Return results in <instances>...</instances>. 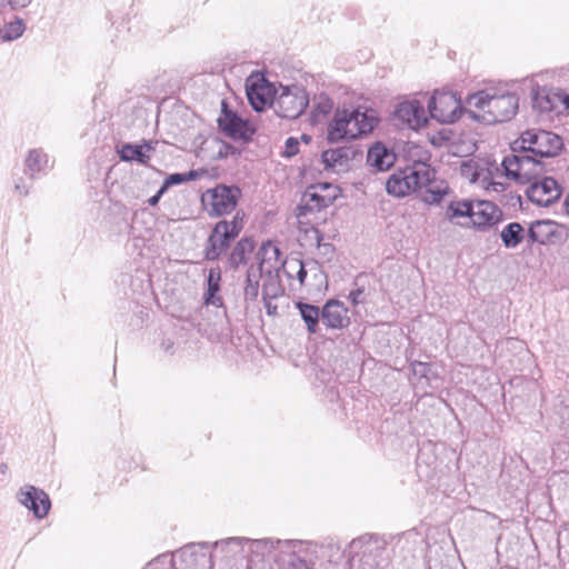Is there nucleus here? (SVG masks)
<instances>
[{
	"instance_id": "obj_1",
	"label": "nucleus",
	"mask_w": 569,
	"mask_h": 569,
	"mask_svg": "<svg viewBox=\"0 0 569 569\" xmlns=\"http://www.w3.org/2000/svg\"><path fill=\"white\" fill-rule=\"evenodd\" d=\"M466 106L473 120L491 124L511 119L518 110L519 99L511 92L485 89L469 94Z\"/></svg>"
},
{
	"instance_id": "obj_2",
	"label": "nucleus",
	"mask_w": 569,
	"mask_h": 569,
	"mask_svg": "<svg viewBox=\"0 0 569 569\" xmlns=\"http://www.w3.org/2000/svg\"><path fill=\"white\" fill-rule=\"evenodd\" d=\"M377 123L378 116L373 109L361 106L337 109L328 124L327 139L332 143L355 140L370 133Z\"/></svg>"
},
{
	"instance_id": "obj_3",
	"label": "nucleus",
	"mask_w": 569,
	"mask_h": 569,
	"mask_svg": "<svg viewBox=\"0 0 569 569\" xmlns=\"http://www.w3.org/2000/svg\"><path fill=\"white\" fill-rule=\"evenodd\" d=\"M428 159L429 156L423 152L412 166L391 174L386 182L387 192L395 197H405L427 187L433 178V171L426 163Z\"/></svg>"
},
{
	"instance_id": "obj_4",
	"label": "nucleus",
	"mask_w": 569,
	"mask_h": 569,
	"mask_svg": "<svg viewBox=\"0 0 569 569\" xmlns=\"http://www.w3.org/2000/svg\"><path fill=\"white\" fill-rule=\"evenodd\" d=\"M339 189L328 182L312 184L306 189L297 207V218L300 224H311L318 212L333 203Z\"/></svg>"
},
{
	"instance_id": "obj_5",
	"label": "nucleus",
	"mask_w": 569,
	"mask_h": 569,
	"mask_svg": "<svg viewBox=\"0 0 569 569\" xmlns=\"http://www.w3.org/2000/svg\"><path fill=\"white\" fill-rule=\"evenodd\" d=\"M505 176L517 183L530 184L546 172L545 163L528 151H512L501 162Z\"/></svg>"
},
{
	"instance_id": "obj_6",
	"label": "nucleus",
	"mask_w": 569,
	"mask_h": 569,
	"mask_svg": "<svg viewBox=\"0 0 569 569\" xmlns=\"http://www.w3.org/2000/svg\"><path fill=\"white\" fill-rule=\"evenodd\" d=\"M561 148V138L545 130H527L511 146L512 151L523 150L540 158L556 157Z\"/></svg>"
},
{
	"instance_id": "obj_7",
	"label": "nucleus",
	"mask_w": 569,
	"mask_h": 569,
	"mask_svg": "<svg viewBox=\"0 0 569 569\" xmlns=\"http://www.w3.org/2000/svg\"><path fill=\"white\" fill-rule=\"evenodd\" d=\"M240 194L238 187L219 184L203 192L201 202L210 216L220 217L234 210Z\"/></svg>"
},
{
	"instance_id": "obj_8",
	"label": "nucleus",
	"mask_w": 569,
	"mask_h": 569,
	"mask_svg": "<svg viewBox=\"0 0 569 569\" xmlns=\"http://www.w3.org/2000/svg\"><path fill=\"white\" fill-rule=\"evenodd\" d=\"M308 102V96L303 89L297 86L281 87L271 101V108L281 118L296 119L306 109Z\"/></svg>"
},
{
	"instance_id": "obj_9",
	"label": "nucleus",
	"mask_w": 569,
	"mask_h": 569,
	"mask_svg": "<svg viewBox=\"0 0 569 569\" xmlns=\"http://www.w3.org/2000/svg\"><path fill=\"white\" fill-rule=\"evenodd\" d=\"M430 117L441 123L457 121L463 107L460 98L451 91H435L428 103Z\"/></svg>"
},
{
	"instance_id": "obj_10",
	"label": "nucleus",
	"mask_w": 569,
	"mask_h": 569,
	"mask_svg": "<svg viewBox=\"0 0 569 569\" xmlns=\"http://www.w3.org/2000/svg\"><path fill=\"white\" fill-rule=\"evenodd\" d=\"M242 222L237 217L231 221H219L213 228L206 249V257L209 260L217 259L239 234Z\"/></svg>"
},
{
	"instance_id": "obj_11",
	"label": "nucleus",
	"mask_w": 569,
	"mask_h": 569,
	"mask_svg": "<svg viewBox=\"0 0 569 569\" xmlns=\"http://www.w3.org/2000/svg\"><path fill=\"white\" fill-rule=\"evenodd\" d=\"M560 184L551 177H539L526 190L528 199L539 206L549 207L561 196Z\"/></svg>"
},
{
	"instance_id": "obj_12",
	"label": "nucleus",
	"mask_w": 569,
	"mask_h": 569,
	"mask_svg": "<svg viewBox=\"0 0 569 569\" xmlns=\"http://www.w3.org/2000/svg\"><path fill=\"white\" fill-rule=\"evenodd\" d=\"M280 256L279 249L272 244L267 243L261 247L257 253L259 266H251L247 272V284L244 287V296L247 299L254 300L259 293V280L262 273V267L270 263L271 260L278 261Z\"/></svg>"
},
{
	"instance_id": "obj_13",
	"label": "nucleus",
	"mask_w": 569,
	"mask_h": 569,
	"mask_svg": "<svg viewBox=\"0 0 569 569\" xmlns=\"http://www.w3.org/2000/svg\"><path fill=\"white\" fill-rule=\"evenodd\" d=\"M16 498L21 506L26 507L38 519L47 517L51 508L48 493L32 485L22 486L17 491Z\"/></svg>"
},
{
	"instance_id": "obj_14",
	"label": "nucleus",
	"mask_w": 569,
	"mask_h": 569,
	"mask_svg": "<svg viewBox=\"0 0 569 569\" xmlns=\"http://www.w3.org/2000/svg\"><path fill=\"white\" fill-rule=\"evenodd\" d=\"M393 119L412 130H418L428 122L422 103L416 99L399 102L393 111Z\"/></svg>"
},
{
	"instance_id": "obj_15",
	"label": "nucleus",
	"mask_w": 569,
	"mask_h": 569,
	"mask_svg": "<svg viewBox=\"0 0 569 569\" xmlns=\"http://www.w3.org/2000/svg\"><path fill=\"white\" fill-rule=\"evenodd\" d=\"M247 97L256 111H262L267 106L271 107L277 91L271 83L262 77H250L246 83Z\"/></svg>"
},
{
	"instance_id": "obj_16",
	"label": "nucleus",
	"mask_w": 569,
	"mask_h": 569,
	"mask_svg": "<svg viewBox=\"0 0 569 569\" xmlns=\"http://www.w3.org/2000/svg\"><path fill=\"white\" fill-rule=\"evenodd\" d=\"M501 220L500 209L490 201L471 202L470 227L485 230Z\"/></svg>"
},
{
	"instance_id": "obj_17",
	"label": "nucleus",
	"mask_w": 569,
	"mask_h": 569,
	"mask_svg": "<svg viewBox=\"0 0 569 569\" xmlns=\"http://www.w3.org/2000/svg\"><path fill=\"white\" fill-rule=\"evenodd\" d=\"M222 107L226 108L224 102H222ZM218 123L222 132L233 140L247 141L253 132L246 120L226 109H222Z\"/></svg>"
},
{
	"instance_id": "obj_18",
	"label": "nucleus",
	"mask_w": 569,
	"mask_h": 569,
	"mask_svg": "<svg viewBox=\"0 0 569 569\" xmlns=\"http://www.w3.org/2000/svg\"><path fill=\"white\" fill-rule=\"evenodd\" d=\"M356 152L352 147L328 149L322 152V162L327 169L336 173L346 172Z\"/></svg>"
},
{
	"instance_id": "obj_19",
	"label": "nucleus",
	"mask_w": 569,
	"mask_h": 569,
	"mask_svg": "<svg viewBox=\"0 0 569 569\" xmlns=\"http://www.w3.org/2000/svg\"><path fill=\"white\" fill-rule=\"evenodd\" d=\"M321 319L328 328L347 327L349 323L348 309L338 300H329L322 308Z\"/></svg>"
},
{
	"instance_id": "obj_20",
	"label": "nucleus",
	"mask_w": 569,
	"mask_h": 569,
	"mask_svg": "<svg viewBox=\"0 0 569 569\" xmlns=\"http://www.w3.org/2000/svg\"><path fill=\"white\" fill-rule=\"evenodd\" d=\"M490 161L485 159H468L462 160L459 167V172L462 178L468 180L472 184L482 187L486 181V174L488 176V168Z\"/></svg>"
},
{
	"instance_id": "obj_21",
	"label": "nucleus",
	"mask_w": 569,
	"mask_h": 569,
	"mask_svg": "<svg viewBox=\"0 0 569 569\" xmlns=\"http://www.w3.org/2000/svg\"><path fill=\"white\" fill-rule=\"evenodd\" d=\"M396 161V154L382 143L373 144L367 154V163L377 171L388 170Z\"/></svg>"
},
{
	"instance_id": "obj_22",
	"label": "nucleus",
	"mask_w": 569,
	"mask_h": 569,
	"mask_svg": "<svg viewBox=\"0 0 569 569\" xmlns=\"http://www.w3.org/2000/svg\"><path fill=\"white\" fill-rule=\"evenodd\" d=\"M506 180L509 179L505 176V169L490 162L488 176L486 174V181H483L481 189L497 194L503 193L508 188Z\"/></svg>"
},
{
	"instance_id": "obj_23",
	"label": "nucleus",
	"mask_w": 569,
	"mask_h": 569,
	"mask_svg": "<svg viewBox=\"0 0 569 569\" xmlns=\"http://www.w3.org/2000/svg\"><path fill=\"white\" fill-rule=\"evenodd\" d=\"M49 167V156L41 148L28 150L24 159V168L26 172L29 173L31 178L46 171Z\"/></svg>"
},
{
	"instance_id": "obj_24",
	"label": "nucleus",
	"mask_w": 569,
	"mask_h": 569,
	"mask_svg": "<svg viewBox=\"0 0 569 569\" xmlns=\"http://www.w3.org/2000/svg\"><path fill=\"white\" fill-rule=\"evenodd\" d=\"M471 201H453L446 210V218L460 227H470Z\"/></svg>"
},
{
	"instance_id": "obj_25",
	"label": "nucleus",
	"mask_w": 569,
	"mask_h": 569,
	"mask_svg": "<svg viewBox=\"0 0 569 569\" xmlns=\"http://www.w3.org/2000/svg\"><path fill=\"white\" fill-rule=\"evenodd\" d=\"M152 150L150 144H131L127 143L121 147L118 151L119 157L122 161H137L140 163H146L150 156L149 152Z\"/></svg>"
},
{
	"instance_id": "obj_26",
	"label": "nucleus",
	"mask_w": 569,
	"mask_h": 569,
	"mask_svg": "<svg viewBox=\"0 0 569 569\" xmlns=\"http://www.w3.org/2000/svg\"><path fill=\"white\" fill-rule=\"evenodd\" d=\"M283 272L290 279H297L301 286H306L308 278L309 261L297 258L287 259L282 263Z\"/></svg>"
},
{
	"instance_id": "obj_27",
	"label": "nucleus",
	"mask_w": 569,
	"mask_h": 569,
	"mask_svg": "<svg viewBox=\"0 0 569 569\" xmlns=\"http://www.w3.org/2000/svg\"><path fill=\"white\" fill-rule=\"evenodd\" d=\"M220 270L219 269H210L207 277V292L204 293V303L211 305L214 307L221 306V299L217 296V292L220 289Z\"/></svg>"
},
{
	"instance_id": "obj_28",
	"label": "nucleus",
	"mask_w": 569,
	"mask_h": 569,
	"mask_svg": "<svg viewBox=\"0 0 569 569\" xmlns=\"http://www.w3.org/2000/svg\"><path fill=\"white\" fill-rule=\"evenodd\" d=\"M297 308L306 323L308 332L315 333L320 319L319 308L305 302H298Z\"/></svg>"
},
{
	"instance_id": "obj_29",
	"label": "nucleus",
	"mask_w": 569,
	"mask_h": 569,
	"mask_svg": "<svg viewBox=\"0 0 569 569\" xmlns=\"http://www.w3.org/2000/svg\"><path fill=\"white\" fill-rule=\"evenodd\" d=\"M523 228L518 222L507 224L501 233V240L506 248H516L523 239Z\"/></svg>"
},
{
	"instance_id": "obj_30",
	"label": "nucleus",
	"mask_w": 569,
	"mask_h": 569,
	"mask_svg": "<svg viewBox=\"0 0 569 569\" xmlns=\"http://www.w3.org/2000/svg\"><path fill=\"white\" fill-rule=\"evenodd\" d=\"M553 232L555 229L551 221H536L529 229V237L533 242L546 243Z\"/></svg>"
},
{
	"instance_id": "obj_31",
	"label": "nucleus",
	"mask_w": 569,
	"mask_h": 569,
	"mask_svg": "<svg viewBox=\"0 0 569 569\" xmlns=\"http://www.w3.org/2000/svg\"><path fill=\"white\" fill-rule=\"evenodd\" d=\"M558 102H560V98L556 94H549L545 90H538L533 94L532 106L539 112H549L552 111Z\"/></svg>"
},
{
	"instance_id": "obj_32",
	"label": "nucleus",
	"mask_w": 569,
	"mask_h": 569,
	"mask_svg": "<svg viewBox=\"0 0 569 569\" xmlns=\"http://www.w3.org/2000/svg\"><path fill=\"white\" fill-rule=\"evenodd\" d=\"M26 30V24L22 19L16 18L0 26V38L2 41H13L20 38Z\"/></svg>"
},
{
	"instance_id": "obj_33",
	"label": "nucleus",
	"mask_w": 569,
	"mask_h": 569,
	"mask_svg": "<svg viewBox=\"0 0 569 569\" xmlns=\"http://www.w3.org/2000/svg\"><path fill=\"white\" fill-rule=\"evenodd\" d=\"M254 249V244L250 239H241L233 248L230 256V263L234 267L243 263L246 257L250 254Z\"/></svg>"
},
{
	"instance_id": "obj_34",
	"label": "nucleus",
	"mask_w": 569,
	"mask_h": 569,
	"mask_svg": "<svg viewBox=\"0 0 569 569\" xmlns=\"http://www.w3.org/2000/svg\"><path fill=\"white\" fill-rule=\"evenodd\" d=\"M325 274L320 264L315 260H309L308 278L306 286L320 287L325 281Z\"/></svg>"
},
{
	"instance_id": "obj_35",
	"label": "nucleus",
	"mask_w": 569,
	"mask_h": 569,
	"mask_svg": "<svg viewBox=\"0 0 569 569\" xmlns=\"http://www.w3.org/2000/svg\"><path fill=\"white\" fill-rule=\"evenodd\" d=\"M282 569H311L308 563L295 553H289L282 559Z\"/></svg>"
},
{
	"instance_id": "obj_36",
	"label": "nucleus",
	"mask_w": 569,
	"mask_h": 569,
	"mask_svg": "<svg viewBox=\"0 0 569 569\" xmlns=\"http://www.w3.org/2000/svg\"><path fill=\"white\" fill-rule=\"evenodd\" d=\"M32 0H0V11L7 8L11 10H20L27 8Z\"/></svg>"
},
{
	"instance_id": "obj_37",
	"label": "nucleus",
	"mask_w": 569,
	"mask_h": 569,
	"mask_svg": "<svg viewBox=\"0 0 569 569\" xmlns=\"http://www.w3.org/2000/svg\"><path fill=\"white\" fill-rule=\"evenodd\" d=\"M332 101L327 96L320 94L315 99V108L320 113H328L332 109Z\"/></svg>"
},
{
	"instance_id": "obj_38",
	"label": "nucleus",
	"mask_w": 569,
	"mask_h": 569,
	"mask_svg": "<svg viewBox=\"0 0 569 569\" xmlns=\"http://www.w3.org/2000/svg\"><path fill=\"white\" fill-rule=\"evenodd\" d=\"M446 193V190L445 189H427L425 196H423V200L427 202V203H437L439 202L442 197L445 196Z\"/></svg>"
},
{
	"instance_id": "obj_39",
	"label": "nucleus",
	"mask_w": 569,
	"mask_h": 569,
	"mask_svg": "<svg viewBox=\"0 0 569 569\" xmlns=\"http://www.w3.org/2000/svg\"><path fill=\"white\" fill-rule=\"evenodd\" d=\"M187 180V177L182 173H173V174H170L163 182V184L161 186L162 188H164V190H167L170 186H173V184H179L183 181Z\"/></svg>"
},
{
	"instance_id": "obj_40",
	"label": "nucleus",
	"mask_w": 569,
	"mask_h": 569,
	"mask_svg": "<svg viewBox=\"0 0 569 569\" xmlns=\"http://www.w3.org/2000/svg\"><path fill=\"white\" fill-rule=\"evenodd\" d=\"M411 367L413 373L420 376L421 378H427L431 370L430 366L426 362H415L411 365Z\"/></svg>"
},
{
	"instance_id": "obj_41",
	"label": "nucleus",
	"mask_w": 569,
	"mask_h": 569,
	"mask_svg": "<svg viewBox=\"0 0 569 569\" xmlns=\"http://www.w3.org/2000/svg\"><path fill=\"white\" fill-rule=\"evenodd\" d=\"M298 152V141L295 138H289L286 142L284 154L292 157Z\"/></svg>"
},
{
	"instance_id": "obj_42",
	"label": "nucleus",
	"mask_w": 569,
	"mask_h": 569,
	"mask_svg": "<svg viewBox=\"0 0 569 569\" xmlns=\"http://www.w3.org/2000/svg\"><path fill=\"white\" fill-rule=\"evenodd\" d=\"M164 191H166L164 188L161 187L158 190V192L148 200V203L150 206H156L159 202L161 196L164 193Z\"/></svg>"
},
{
	"instance_id": "obj_43",
	"label": "nucleus",
	"mask_w": 569,
	"mask_h": 569,
	"mask_svg": "<svg viewBox=\"0 0 569 569\" xmlns=\"http://www.w3.org/2000/svg\"><path fill=\"white\" fill-rule=\"evenodd\" d=\"M361 296H362V290H360V289L351 291L350 295H349L350 299L352 300V302L355 305L361 302V300H360Z\"/></svg>"
},
{
	"instance_id": "obj_44",
	"label": "nucleus",
	"mask_w": 569,
	"mask_h": 569,
	"mask_svg": "<svg viewBox=\"0 0 569 569\" xmlns=\"http://www.w3.org/2000/svg\"><path fill=\"white\" fill-rule=\"evenodd\" d=\"M563 209H565V212L567 214H569V193H568V197L565 199Z\"/></svg>"
},
{
	"instance_id": "obj_45",
	"label": "nucleus",
	"mask_w": 569,
	"mask_h": 569,
	"mask_svg": "<svg viewBox=\"0 0 569 569\" xmlns=\"http://www.w3.org/2000/svg\"><path fill=\"white\" fill-rule=\"evenodd\" d=\"M311 231H312V233L315 234V238H316L317 242L319 243V242H320V240H321V237H320V234H319V231H318L317 229H315V228H312V229H311Z\"/></svg>"
},
{
	"instance_id": "obj_46",
	"label": "nucleus",
	"mask_w": 569,
	"mask_h": 569,
	"mask_svg": "<svg viewBox=\"0 0 569 569\" xmlns=\"http://www.w3.org/2000/svg\"><path fill=\"white\" fill-rule=\"evenodd\" d=\"M16 189L19 190L22 193H27L28 192L26 189L21 190L20 184H16Z\"/></svg>"
},
{
	"instance_id": "obj_47",
	"label": "nucleus",
	"mask_w": 569,
	"mask_h": 569,
	"mask_svg": "<svg viewBox=\"0 0 569 569\" xmlns=\"http://www.w3.org/2000/svg\"><path fill=\"white\" fill-rule=\"evenodd\" d=\"M266 307L268 309V313H271L272 307H271L270 302H267Z\"/></svg>"
},
{
	"instance_id": "obj_48",
	"label": "nucleus",
	"mask_w": 569,
	"mask_h": 569,
	"mask_svg": "<svg viewBox=\"0 0 569 569\" xmlns=\"http://www.w3.org/2000/svg\"><path fill=\"white\" fill-rule=\"evenodd\" d=\"M278 293V288H274V290L272 291V296L276 297Z\"/></svg>"
},
{
	"instance_id": "obj_49",
	"label": "nucleus",
	"mask_w": 569,
	"mask_h": 569,
	"mask_svg": "<svg viewBox=\"0 0 569 569\" xmlns=\"http://www.w3.org/2000/svg\"><path fill=\"white\" fill-rule=\"evenodd\" d=\"M263 292H264L266 296L269 295L268 287H264Z\"/></svg>"
},
{
	"instance_id": "obj_50",
	"label": "nucleus",
	"mask_w": 569,
	"mask_h": 569,
	"mask_svg": "<svg viewBox=\"0 0 569 569\" xmlns=\"http://www.w3.org/2000/svg\"><path fill=\"white\" fill-rule=\"evenodd\" d=\"M565 102H566L567 107L569 108V97H567V98L565 99Z\"/></svg>"
}]
</instances>
